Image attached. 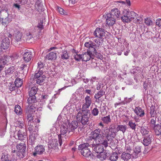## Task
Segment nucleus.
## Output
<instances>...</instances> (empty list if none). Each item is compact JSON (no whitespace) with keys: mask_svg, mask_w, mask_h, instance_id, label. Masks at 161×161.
<instances>
[{"mask_svg":"<svg viewBox=\"0 0 161 161\" xmlns=\"http://www.w3.org/2000/svg\"><path fill=\"white\" fill-rule=\"evenodd\" d=\"M59 120V121L60 122L61 124L60 127L61 134L58 135L59 143L60 146H61L62 144L61 135H64L67 132H68L69 133L70 132H69L68 125H67L68 124V120H64V121L63 118L60 116L58 117L57 120Z\"/></svg>","mask_w":161,"mask_h":161,"instance_id":"f257e3e1","label":"nucleus"},{"mask_svg":"<svg viewBox=\"0 0 161 161\" xmlns=\"http://www.w3.org/2000/svg\"><path fill=\"white\" fill-rule=\"evenodd\" d=\"M91 148H92L91 144L86 143L80 144L78 147V149L81 150V154L86 157H89L92 153Z\"/></svg>","mask_w":161,"mask_h":161,"instance_id":"f03ea898","label":"nucleus"},{"mask_svg":"<svg viewBox=\"0 0 161 161\" xmlns=\"http://www.w3.org/2000/svg\"><path fill=\"white\" fill-rule=\"evenodd\" d=\"M90 115L82 114V112H79L76 116V119L83 126L88 124L89 121Z\"/></svg>","mask_w":161,"mask_h":161,"instance_id":"7ed1b4c3","label":"nucleus"},{"mask_svg":"<svg viewBox=\"0 0 161 161\" xmlns=\"http://www.w3.org/2000/svg\"><path fill=\"white\" fill-rule=\"evenodd\" d=\"M124 15L121 17L122 21L124 22L128 23L132 19H134L136 17V14L134 12H130L127 10L124 11Z\"/></svg>","mask_w":161,"mask_h":161,"instance_id":"20e7f679","label":"nucleus"},{"mask_svg":"<svg viewBox=\"0 0 161 161\" xmlns=\"http://www.w3.org/2000/svg\"><path fill=\"white\" fill-rule=\"evenodd\" d=\"M92 137V139L96 141H98L100 139L102 138V135L101 133V130L97 129L91 132Z\"/></svg>","mask_w":161,"mask_h":161,"instance_id":"39448f33","label":"nucleus"},{"mask_svg":"<svg viewBox=\"0 0 161 161\" xmlns=\"http://www.w3.org/2000/svg\"><path fill=\"white\" fill-rule=\"evenodd\" d=\"M84 45L85 47L87 48V51L94 54L96 52L95 46L96 45L93 43L92 42L90 41L86 42L85 43Z\"/></svg>","mask_w":161,"mask_h":161,"instance_id":"423d86ee","label":"nucleus"},{"mask_svg":"<svg viewBox=\"0 0 161 161\" xmlns=\"http://www.w3.org/2000/svg\"><path fill=\"white\" fill-rule=\"evenodd\" d=\"M84 45L85 47L87 48V51L94 54L96 52L95 46L96 45L93 43L92 42L90 41L86 42L85 43Z\"/></svg>","mask_w":161,"mask_h":161,"instance_id":"0eeeda50","label":"nucleus"},{"mask_svg":"<svg viewBox=\"0 0 161 161\" xmlns=\"http://www.w3.org/2000/svg\"><path fill=\"white\" fill-rule=\"evenodd\" d=\"M105 34L104 29L98 28L96 29L93 33L96 37L101 39V41H103V37L105 36Z\"/></svg>","mask_w":161,"mask_h":161,"instance_id":"6e6552de","label":"nucleus"},{"mask_svg":"<svg viewBox=\"0 0 161 161\" xmlns=\"http://www.w3.org/2000/svg\"><path fill=\"white\" fill-rule=\"evenodd\" d=\"M10 40L8 37H5L0 42V47L3 50H7L10 46Z\"/></svg>","mask_w":161,"mask_h":161,"instance_id":"1a4fd4ad","label":"nucleus"},{"mask_svg":"<svg viewBox=\"0 0 161 161\" xmlns=\"http://www.w3.org/2000/svg\"><path fill=\"white\" fill-rule=\"evenodd\" d=\"M91 146L92 150L97 153H101L104 151L103 146L99 143L96 144L94 143L93 144H91Z\"/></svg>","mask_w":161,"mask_h":161,"instance_id":"9d476101","label":"nucleus"},{"mask_svg":"<svg viewBox=\"0 0 161 161\" xmlns=\"http://www.w3.org/2000/svg\"><path fill=\"white\" fill-rule=\"evenodd\" d=\"M105 18L106 19V24L108 26H112L115 23L116 19L110 14H108L106 15Z\"/></svg>","mask_w":161,"mask_h":161,"instance_id":"9b49d317","label":"nucleus"},{"mask_svg":"<svg viewBox=\"0 0 161 161\" xmlns=\"http://www.w3.org/2000/svg\"><path fill=\"white\" fill-rule=\"evenodd\" d=\"M35 152L33 153L34 157L36 156L37 154L42 155L45 151L44 147L42 145H38L35 147Z\"/></svg>","mask_w":161,"mask_h":161,"instance_id":"f8f14e48","label":"nucleus"},{"mask_svg":"<svg viewBox=\"0 0 161 161\" xmlns=\"http://www.w3.org/2000/svg\"><path fill=\"white\" fill-rule=\"evenodd\" d=\"M23 56L24 61L26 63L30 61L32 58V53L28 50H25Z\"/></svg>","mask_w":161,"mask_h":161,"instance_id":"ddd939ff","label":"nucleus"},{"mask_svg":"<svg viewBox=\"0 0 161 161\" xmlns=\"http://www.w3.org/2000/svg\"><path fill=\"white\" fill-rule=\"evenodd\" d=\"M105 92L103 91L101 89L97 93H96L94 97L95 99V101L98 103H99L102 102L103 99L102 98V97L105 94Z\"/></svg>","mask_w":161,"mask_h":161,"instance_id":"4468645a","label":"nucleus"},{"mask_svg":"<svg viewBox=\"0 0 161 161\" xmlns=\"http://www.w3.org/2000/svg\"><path fill=\"white\" fill-rule=\"evenodd\" d=\"M103 137H105L108 141L109 139L108 138L109 137H114V135L112 133H110V132L108 128L107 127L104 128L101 131Z\"/></svg>","mask_w":161,"mask_h":161,"instance_id":"2eb2a0df","label":"nucleus"},{"mask_svg":"<svg viewBox=\"0 0 161 161\" xmlns=\"http://www.w3.org/2000/svg\"><path fill=\"white\" fill-rule=\"evenodd\" d=\"M68 123L69 132H73L78 127V122L76 121H72L69 123L68 120Z\"/></svg>","mask_w":161,"mask_h":161,"instance_id":"dca6fc26","label":"nucleus"},{"mask_svg":"<svg viewBox=\"0 0 161 161\" xmlns=\"http://www.w3.org/2000/svg\"><path fill=\"white\" fill-rule=\"evenodd\" d=\"M59 142L56 139L50 140L48 142V147L50 149H54L58 146Z\"/></svg>","mask_w":161,"mask_h":161,"instance_id":"f3484780","label":"nucleus"},{"mask_svg":"<svg viewBox=\"0 0 161 161\" xmlns=\"http://www.w3.org/2000/svg\"><path fill=\"white\" fill-rule=\"evenodd\" d=\"M93 54L91 53H89L87 51L82 54V60L84 61H89L91 58H93Z\"/></svg>","mask_w":161,"mask_h":161,"instance_id":"a211bd4d","label":"nucleus"},{"mask_svg":"<svg viewBox=\"0 0 161 161\" xmlns=\"http://www.w3.org/2000/svg\"><path fill=\"white\" fill-rule=\"evenodd\" d=\"M153 139V135L149 134V135L146 136L144 137L142 143L144 145L147 146L151 143Z\"/></svg>","mask_w":161,"mask_h":161,"instance_id":"6ab92c4d","label":"nucleus"},{"mask_svg":"<svg viewBox=\"0 0 161 161\" xmlns=\"http://www.w3.org/2000/svg\"><path fill=\"white\" fill-rule=\"evenodd\" d=\"M109 14L111 15L113 18L116 19L119 18L120 16V12L117 8H114L112 9Z\"/></svg>","mask_w":161,"mask_h":161,"instance_id":"aec40b11","label":"nucleus"},{"mask_svg":"<svg viewBox=\"0 0 161 161\" xmlns=\"http://www.w3.org/2000/svg\"><path fill=\"white\" fill-rule=\"evenodd\" d=\"M134 111L136 114L140 117H142L145 115L144 110L139 106L136 107Z\"/></svg>","mask_w":161,"mask_h":161,"instance_id":"412c9836","label":"nucleus"},{"mask_svg":"<svg viewBox=\"0 0 161 161\" xmlns=\"http://www.w3.org/2000/svg\"><path fill=\"white\" fill-rule=\"evenodd\" d=\"M140 132L143 136H147L152 134L150 129L146 126H142L140 127Z\"/></svg>","mask_w":161,"mask_h":161,"instance_id":"4be33fe9","label":"nucleus"},{"mask_svg":"<svg viewBox=\"0 0 161 161\" xmlns=\"http://www.w3.org/2000/svg\"><path fill=\"white\" fill-rule=\"evenodd\" d=\"M56 54L55 52H50L46 55L45 58L48 60H55L57 58Z\"/></svg>","mask_w":161,"mask_h":161,"instance_id":"5701e85b","label":"nucleus"},{"mask_svg":"<svg viewBox=\"0 0 161 161\" xmlns=\"http://www.w3.org/2000/svg\"><path fill=\"white\" fill-rule=\"evenodd\" d=\"M141 147L139 146H136L134 149V153L132 154L133 158H136L138 157V154L141 152Z\"/></svg>","mask_w":161,"mask_h":161,"instance_id":"b1692460","label":"nucleus"},{"mask_svg":"<svg viewBox=\"0 0 161 161\" xmlns=\"http://www.w3.org/2000/svg\"><path fill=\"white\" fill-rule=\"evenodd\" d=\"M18 139L21 141H23L25 139L26 135L25 133L20 130H19L17 133Z\"/></svg>","mask_w":161,"mask_h":161,"instance_id":"393cba45","label":"nucleus"},{"mask_svg":"<svg viewBox=\"0 0 161 161\" xmlns=\"http://www.w3.org/2000/svg\"><path fill=\"white\" fill-rule=\"evenodd\" d=\"M16 147L17 151H21L22 152L25 151L26 147L25 146V144L23 143H20L18 144L16 146Z\"/></svg>","mask_w":161,"mask_h":161,"instance_id":"a878e982","label":"nucleus"},{"mask_svg":"<svg viewBox=\"0 0 161 161\" xmlns=\"http://www.w3.org/2000/svg\"><path fill=\"white\" fill-rule=\"evenodd\" d=\"M19 69L20 72L24 75L27 73L29 67L27 64H22L21 65Z\"/></svg>","mask_w":161,"mask_h":161,"instance_id":"bb28decb","label":"nucleus"},{"mask_svg":"<svg viewBox=\"0 0 161 161\" xmlns=\"http://www.w3.org/2000/svg\"><path fill=\"white\" fill-rule=\"evenodd\" d=\"M127 129V126L125 125H119L117 127V132L119 131L122 132L124 134Z\"/></svg>","mask_w":161,"mask_h":161,"instance_id":"cd10ccee","label":"nucleus"},{"mask_svg":"<svg viewBox=\"0 0 161 161\" xmlns=\"http://www.w3.org/2000/svg\"><path fill=\"white\" fill-rule=\"evenodd\" d=\"M22 35L21 32L18 31L14 35V39L17 42H19L21 40Z\"/></svg>","mask_w":161,"mask_h":161,"instance_id":"c85d7f7f","label":"nucleus"},{"mask_svg":"<svg viewBox=\"0 0 161 161\" xmlns=\"http://www.w3.org/2000/svg\"><path fill=\"white\" fill-rule=\"evenodd\" d=\"M15 70V68L14 66H12L9 68L5 71V75L7 77H9V75L14 72Z\"/></svg>","mask_w":161,"mask_h":161,"instance_id":"c756f323","label":"nucleus"},{"mask_svg":"<svg viewBox=\"0 0 161 161\" xmlns=\"http://www.w3.org/2000/svg\"><path fill=\"white\" fill-rule=\"evenodd\" d=\"M35 7L38 11H42L43 10V6L42 4L41 0H37L35 4Z\"/></svg>","mask_w":161,"mask_h":161,"instance_id":"7c9ffc66","label":"nucleus"},{"mask_svg":"<svg viewBox=\"0 0 161 161\" xmlns=\"http://www.w3.org/2000/svg\"><path fill=\"white\" fill-rule=\"evenodd\" d=\"M43 23V21L41 20L38 25L35 27V29L39 33H41V31L44 29V25Z\"/></svg>","mask_w":161,"mask_h":161,"instance_id":"2f4dec72","label":"nucleus"},{"mask_svg":"<svg viewBox=\"0 0 161 161\" xmlns=\"http://www.w3.org/2000/svg\"><path fill=\"white\" fill-rule=\"evenodd\" d=\"M154 129L156 134L159 135L161 133V125H160L157 124L154 127Z\"/></svg>","mask_w":161,"mask_h":161,"instance_id":"473e14b6","label":"nucleus"},{"mask_svg":"<svg viewBox=\"0 0 161 161\" xmlns=\"http://www.w3.org/2000/svg\"><path fill=\"white\" fill-rule=\"evenodd\" d=\"M37 102L36 97L35 96H29L27 99V103L30 105L36 103Z\"/></svg>","mask_w":161,"mask_h":161,"instance_id":"72a5a7b5","label":"nucleus"},{"mask_svg":"<svg viewBox=\"0 0 161 161\" xmlns=\"http://www.w3.org/2000/svg\"><path fill=\"white\" fill-rule=\"evenodd\" d=\"M37 91V88L36 86H34L32 87L30 90L29 92V96H35L36 94Z\"/></svg>","mask_w":161,"mask_h":161,"instance_id":"f704fd0d","label":"nucleus"},{"mask_svg":"<svg viewBox=\"0 0 161 161\" xmlns=\"http://www.w3.org/2000/svg\"><path fill=\"white\" fill-rule=\"evenodd\" d=\"M37 133L32 132V133L30 136V138L28 141L31 143L34 142L36 139V138L37 137Z\"/></svg>","mask_w":161,"mask_h":161,"instance_id":"c9c22d12","label":"nucleus"},{"mask_svg":"<svg viewBox=\"0 0 161 161\" xmlns=\"http://www.w3.org/2000/svg\"><path fill=\"white\" fill-rule=\"evenodd\" d=\"M131 158V155L128 153L124 152L121 155V158L124 160H128Z\"/></svg>","mask_w":161,"mask_h":161,"instance_id":"e433bc0d","label":"nucleus"},{"mask_svg":"<svg viewBox=\"0 0 161 161\" xmlns=\"http://www.w3.org/2000/svg\"><path fill=\"white\" fill-rule=\"evenodd\" d=\"M150 114L152 117H154L157 114L156 107L153 105L150 107Z\"/></svg>","mask_w":161,"mask_h":161,"instance_id":"4c0bfd02","label":"nucleus"},{"mask_svg":"<svg viewBox=\"0 0 161 161\" xmlns=\"http://www.w3.org/2000/svg\"><path fill=\"white\" fill-rule=\"evenodd\" d=\"M115 126L114 124L110 125L108 129L110 133L115 134L117 132V129H115Z\"/></svg>","mask_w":161,"mask_h":161,"instance_id":"58836bf2","label":"nucleus"},{"mask_svg":"<svg viewBox=\"0 0 161 161\" xmlns=\"http://www.w3.org/2000/svg\"><path fill=\"white\" fill-rule=\"evenodd\" d=\"M23 84V81L21 79L19 78H16L14 82V85L17 87V88L20 87Z\"/></svg>","mask_w":161,"mask_h":161,"instance_id":"ea45409f","label":"nucleus"},{"mask_svg":"<svg viewBox=\"0 0 161 161\" xmlns=\"http://www.w3.org/2000/svg\"><path fill=\"white\" fill-rule=\"evenodd\" d=\"M99 154L100 155H97V157L101 160H105L108 157L107 155H108V154H105V153H103V152H102L101 153H99Z\"/></svg>","mask_w":161,"mask_h":161,"instance_id":"a19ab883","label":"nucleus"},{"mask_svg":"<svg viewBox=\"0 0 161 161\" xmlns=\"http://www.w3.org/2000/svg\"><path fill=\"white\" fill-rule=\"evenodd\" d=\"M118 153H114L111 156L108 158L111 161H116L118 158Z\"/></svg>","mask_w":161,"mask_h":161,"instance_id":"79ce46f5","label":"nucleus"},{"mask_svg":"<svg viewBox=\"0 0 161 161\" xmlns=\"http://www.w3.org/2000/svg\"><path fill=\"white\" fill-rule=\"evenodd\" d=\"M107 139H103V137H102V138L100 139L98 141V143L100 144L103 145L105 147L108 146V142Z\"/></svg>","mask_w":161,"mask_h":161,"instance_id":"37998d69","label":"nucleus"},{"mask_svg":"<svg viewBox=\"0 0 161 161\" xmlns=\"http://www.w3.org/2000/svg\"><path fill=\"white\" fill-rule=\"evenodd\" d=\"M75 53H73L74 54V57L75 59L77 61H80L81 59L82 60V54H78L75 52V50H74Z\"/></svg>","mask_w":161,"mask_h":161,"instance_id":"c03bdc74","label":"nucleus"},{"mask_svg":"<svg viewBox=\"0 0 161 161\" xmlns=\"http://www.w3.org/2000/svg\"><path fill=\"white\" fill-rule=\"evenodd\" d=\"M8 86L9 90L11 91L15 90L17 89V87L13 82H9Z\"/></svg>","mask_w":161,"mask_h":161,"instance_id":"a18cd8bd","label":"nucleus"},{"mask_svg":"<svg viewBox=\"0 0 161 161\" xmlns=\"http://www.w3.org/2000/svg\"><path fill=\"white\" fill-rule=\"evenodd\" d=\"M27 120L28 122L33 121L34 119V116L32 113H29L27 111Z\"/></svg>","mask_w":161,"mask_h":161,"instance_id":"49530a36","label":"nucleus"},{"mask_svg":"<svg viewBox=\"0 0 161 161\" xmlns=\"http://www.w3.org/2000/svg\"><path fill=\"white\" fill-rule=\"evenodd\" d=\"M102 120L104 123L107 124L111 122V121L110 116L109 115L102 118Z\"/></svg>","mask_w":161,"mask_h":161,"instance_id":"de8ad7c7","label":"nucleus"},{"mask_svg":"<svg viewBox=\"0 0 161 161\" xmlns=\"http://www.w3.org/2000/svg\"><path fill=\"white\" fill-rule=\"evenodd\" d=\"M128 125L132 130H135L136 125L135 122H134L133 120H130L129 121Z\"/></svg>","mask_w":161,"mask_h":161,"instance_id":"09e8293b","label":"nucleus"},{"mask_svg":"<svg viewBox=\"0 0 161 161\" xmlns=\"http://www.w3.org/2000/svg\"><path fill=\"white\" fill-rule=\"evenodd\" d=\"M45 76L43 75L42 76L39 77L36 80V82L37 84H40L41 83H42L45 80Z\"/></svg>","mask_w":161,"mask_h":161,"instance_id":"8fccbe9b","label":"nucleus"},{"mask_svg":"<svg viewBox=\"0 0 161 161\" xmlns=\"http://www.w3.org/2000/svg\"><path fill=\"white\" fill-rule=\"evenodd\" d=\"M61 57L63 59H67L69 58V56L66 51H64L62 52L61 55Z\"/></svg>","mask_w":161,"mask_h":161,"instance_id":"3c124183","label":"nucleus"},{"mask_svg":"<svg viewBox=\"0 0 161 161\" xmlns=\"http://www.w3.org/2000/svg\"><path fill=\"white\" fill-rule=\"evenodd\" d=\"M22 110L20 106L19 105L15 106L14 109L15 112L18 114H20L21 113Z\"/></svg>","mask_w":161,"mask_h":161,"instance_id":"603ef678","label":"nucleus"},{"mask_svg":"<svg viewBox=\"0 0 161 161\" xmlns=\"http://www.w3.org/2000/svg\"><path fill=\"white\" fill-rule=\"evenodd\" d=\"M25 151H17V156L20 158H23L25 157Z\"/></svg>","mask_w":161,"mask_h":161,"instance_id":"864d4df0","label":"nucleus"},{"mask_svg":"<svg viewBox=\"0 0 161 161\" xmlns=\"http://www.w3.org/2000/svg\"><path fill=\"white\" fill-rule=\"evenodd\" d=\"M85 103L91 105L92 103V99L90 96H86L85 98Z\"/></svg>","mask_w":161,"mask_h":161,"instance_id":"5fc2aeb1","label":"nucleus"},{"mask_svg":"<svg viewBox=\"0 0 161 161\" xmlns=\"http://www.w3.org/2000/svg\"><path fill=\"white\" fill-rule=\"evenodd\" d=\"M82 114H85V115H90V110L88 108H82L81 110Z\"/></svg>","mask_w":161,"mask_h":161,"instance_id":"6e6d98bb","label":"nucleus"},{"mask_svg":"<svg viewBox=\"0 0 161 161\" xmlns=\"http://www.w3.org/2000/svg\"><path fill=\"white\" fill-rule=\"evenodd\" d=\"M43 73L42 70H38V72L35 75V78L37 79L39 77L42 76V75Z\"/></svg>","mask_w":161,"mask_h":161,"instance_id":"4d7b16f0","label":"nucleus"},{"mask_svg":"<svg viewBox=\"0 0 161 161\" xmlns=\"http://www.w3.org/2000/svg\"><path fill=\"white\" fill-rule=\"evenodd\" d=\"M95 56L98 59L102 60L103 59V56L100 53L97 52L96 49V52L93 54V57Z\"/></svg>","mask_w":161,"mask_h":161,"instance_id":"13d9d810","label":"nucleus"},{"mask_svg":"<svg viewBox=\"0 0 161 161\" xmlns=\"http://www.w3.org/2000/svg\"><path fill=\"white\" fill-rule=\"evenodd\" d=\"M36 107L34 106H33V105H31L30 106L28 109V112L29 113H33V112L35 111L36 110Z\"/></svg>","mask_w":161,"mask_h":161,"instance_id":"bf43d9fd","label":"nucleus"},{"mask_svg":"<svg viewBox=\"0 0 161 161\" xmlns=\"http://www.w3.org/2000/svg\"><path fill=\"white\" fill-rule=\"evenodd\" d=\"M145 23L147 25H150L152 24V21L150 18H147L145 19Z\"/></svg>","mask_w":161,"mask_h":161,"instance_id":"052dcab7","label":"nucleus"},{"mask_svg":"<svg viewBox=\"0 0 161 161\" xmlns=\"http://www.w3.org/2000/svg\"><path fill=\"white\" fill-rule=\"evenodd\" d=\"M2 161H11L10 160L8 159V155L6 154H2L1 157Z\"/></svg>","mask_w":161,"mask_h":161,"instance_id":"680f3d73","label":"nucleus"},{"mask_svg":"<svg viewBox=\"0 0 161 161\" xmlns=\"http://www.w3.org/2000/svg\"><path fill=\"white\" fill-rule=\"evenodd\" d=\"M155 117V118L153 117V118L152 119L150 122V124L151 125V126L152 127H154V126L156 125H155L156 124L157 116H156Z\"/></svg>","mask_w":161,"mask_h":161,"instance_id":"e2e57ef3","label":"nucleus"},{"mask_svg":"<svg viewBox=\"0 0 161 161\" xmlns=\"http://www.w3.org/2000/svg\"><path fill=\"white\" fill-rule=\"evenodd\" d=\"M28 125L29 126L28 127V129H29L30 131H32L33 130V128L34 127L33 126V125L34 124V121H31V122H28Z\"/></svg>","mask_w":161,"mask_h":161,"instance_id":"0e129e2a","label":"nucleus"},{"mask_svg":"<svg viewBox=\"0 0 161 161\" xmlns=\"http://www.w3.org/2000/svg\"><path fill=\"white\" fill-rule=\"evenodd\" d=\"M92 112V114L94 116L97 115L99 113L98 110L97 108H94Z\"/></svg>","mask_w":161,"mask_h":161,"instance_id":"69168bd1","label":"nucleus"},{"mask_svg":"<svg viewBox=\"0 0 161 161\" xmlns=\"http://www.w3.org/2000/svg\"><path fill=\"white\" fill-rule=\"evenodd\" d=\"M106 106L105 105H101L100 107V111L102 114L106 112Z\"/></svg>","mask_w":161,"mask_h":161,"instance_id":"338daca9","label":"nucleus"},{"mask_svg":"<svg viewBox=\"0 0 161 161\" xmlns=\"http://www.w3.org/2000/svg\"><path fill=\"white\" fill-rule=\"evenodd\" d=\"M97 157V155L95 156L93 154H92V153L89 156V159L90 161H95V159H96V157Z\"/></svg>","mask_w":161,"mask_h":161,"instance_id":"774afa93","label":"nucleus"}]
</instances>
